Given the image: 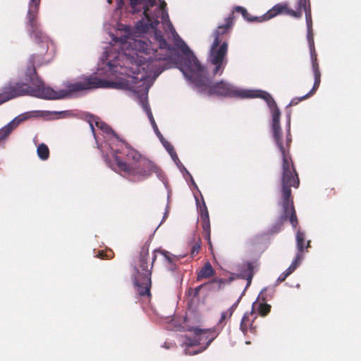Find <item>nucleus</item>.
<instances>
[{"label": "nucleus", "mask_w": 361, "mask_h": 361, "mask_svg": "<svg viewBox=\"0 0 361 361\" xmlns=\"http://www.w3.org/2000/svg\"><path fill=\"white\" fill-rule=\"evenodd\" d=\"M214 274V270L209 262H207L202 267L200 271L197 274V279L198 281L202 279H208Z\"/></svg>", "instance_id": "4be33fe9"}, {"label": "nucleus", "mask_w": 361, "mask_h": 361, "mask_svg": "<svg viewBox=\"0 0 361 361\" xmlns=\"http://www.w3.org/2000/svg\"><path fill=\"white\" fill-rule=\"evenodd\" d=\"M122 142L123 144V147H122L120 153L125 155L127 159L131 161L130 164H138L143 159H146L145 157L142 156L139 152L133 149L128 143L125 141H123Z\"/></svg>", "instance_id": "a211bd4d"}, {"label": "nucleus", "mask_w": 361, "mask_h": 361, "mask_svg": "<svg viewBox=\"0 0 361 361\" xmlns=\"http://www.w3.org/2000/svg\"><path fill=\"white\" fill-rule=\"evenodd\" d=\"M96 126L106 134L113 135L114 136L117 137V135L115 133L113 129L106 123L102 121H96Z\"/></svg>", "instance_id": "cd10ccee"}, {"label": "nucleus", "mask_w": 361, "mask_h": 361, "mask_svg": "<svg viewBox=\"0 0 361 361\" xmlns=\"http://www.w3.org/2000/svg\"><path fill=\"white\" fill-rule=\"evenodd\" d=\"M188 243L191 247L190 255L195 257L200 253L202 248V240L200 237L197 234H193Z\"/></svg>", "instance_id": "412c9836"}, {"label": "nucleus", "mask_w": 361, "mask_h": 361, "mask_svg": "<svg viewBox=\"0 0 361 361\" xmlns=\"http://www.w3.org/2000/svg\"><path fill=\"white\" fill-rule=\"evenodd\" d=\"M116 164L119 169L128 176L133 181H142L149 178L153 173L160 176L161 169L149 159H143L138 164H133L121 159L117 155L115 157Z\"/></svg>", "instance_id": "1a4fd4ad"}, {"label": "nucleus", "mask_w": 361, "mask_h": 361, "mask_svg": "<svg viewBox=\"0 0 361 361\" xmlns=\"http://www.w3.org/2000/svg\"><path fill=\"white\" fill-rule=\"evenodd\" d=\"M306 98H303V97H300V98H294L291 100V102H290L289 105L288 106H293V105H296L298 104L300 102L305 99Z\"/></svg>", "instance_id": "f704fd0d"}, {"label": "nucleus", "mask_w": 361, "mask_h": 361, "mask_svg": "<svg viewBox=\"0 0 361 361\" xmlns=\"http://www.w3.org/2000/svg\"><path fill=\"white\" fill-rule=\"evenodd\" d=\"M143 107H144V109L146 110V111H147V115H148V117H149V118L150 119L151 123H152V124L153 125V126H154V129H155V130H158L157 126L156 123H155V121H154V118H153L152 114V112H151V111H150V109H149V107L148 104H143Z\"/></svg>", "instance_id": "c85d7f7f"}, {"label": "nucleus", "mask_w": 361, "mask_h": 361, "mask_svg": "<svg viewBox=\"0 0 361 361\" xmlns=\"http://www.w3.org/2000/svg\"><path fill=\"white\" fill-rule=\"evenodd\" d=\"M105 255L106 259H112L114 257V253L111 250H106Z\"/></svg>", "instance_id": "4c0bfd02"}, {"label": "nucleus", "mask_w": 361, "mask_h": 361, "mask_svg": "<svg viewBox=\"0 0 361 361\" xmlns=\"http://www.w3.org/2000/svg\"><path fill=\"white\" fill-rule=\"evenodd\" d=\"M227 283V280L221 278H215L212 279L211 281L208 282L207 284L212 286L213 289L220 290L224 285Z\"/></svg>", "instance_id": "a878e982"}, {"label": "nucleus", "mask_w": 361, "mask_h": 361, "mask_svg": "<svg viewBox=\"0 0 361 361\" xmlns=\"http://www.w3.org/2000/svg\"><path fill=\"white\" fill-rule=\"evenodd\" d=\"M166 147L167 150L169 151V152L170 154H171V152H172L173 151H174L173 147L171 145H169V146H168V147Z\"/></svg>", "instance_id": "a19ab883"}, {"label": "nucleus", "mask_w": 361, "mask_h": 361, "mask_svg": "<svg viewBox=\"0 0 361 361\" xmlns=\"http://www.w3.org/2000/svg\"><path fill=\"white\" fill-rule=\"evenodd\" d=\"M228 44L226 41H213L209 50V61L215 66L213 70L214 75H221L227 63L226 55Z\"/></svg>", "instance_id": "f8f14e48"}, {"label": "nucleus", "mask_w": 361, "mask_h": 361, "mask_svg": "<svg viewBox=\"0 0 361 361\" xmlns=\"http://www.w3.org/2000/svg\"><path fill=\"white\" fill-rule=\"evenodd\" d=\"M288 276L286 274V272H283L278 278L277 279V282L278 283H282L283 282L286 278L288 277Z\"/></svg>", "instance_id": "c9c22d12"}, {"label": "nucleus", "mask_w": 361, "mask_h": 361, "mask_svg": "<svg viewBox=\"0 0 361 361\" xmlns=\"http://www.w3.org/2000/svg\"><path fill=\"white\" fill-rule=\"evenodd\" d=\"M106 250H99L98 253L97 254V257L98 258H100L102 259H106Z\"/></svg>", "instance_id": "e433bc0d"}, {"label": "nucleus", "mask_w": 361, "mask_h": 361, "mask_svg": "<svg viewBox=\"0 0 361 361\" xmlns=\"http://www.w3.org/2000/svg\"><path fill=\"white\" fill-rule=\"evenodd\" d=\"M297 269L296 263H291L289 267L285 271L286 274L289 276Z\"/></svg>", "instance_id": "72a5a7b5"}, {"label": "nucleus", "mask_w": 361, "mask_h": 361, "mask_svg": "<svg viewBox=\"0 0 361 361\" xmlns=\"http://www.w3.org/2000/svg\"><path fill=\"white\" fill-rule=\"evenodd\" d=\"M156 27L157 26L153 28L154 37L158 43L159 49L152 48L151 44L142 39H131L124 52L118 54V60L109 63L110 67L116 68V71L125 75V77L118 78L115 80H106L89 76L82 80L93 78L101 82L99 86L91 90L108 87L135 91L136 85L145 80V75L139 78L137 76L130 75V73L138 75L142 71L149 75L157 77L164 70L172 68L176 63V51L167 43L162 32Z\"/></svg>", "instance_id": "f257e3e1"}, {"label": "nucleus", "mask_w": 361, "mask_h": 361, "mask_svg": "<svg viewBox=\"0 0 361 361\" xmlns=\"http://www.w3.org/2000/svg\"><path fill=\"white\" fill-rule=\"evenodd\" d=\"M286 9H287L286 4L280 3L276 4L264 15L259 17H252L244 7L238 6L233 8L231 13L234 14L235 12L240 13L244 19L248 22H264L270 20L278 15L282 14L283 11Z\"/></svg>", "instance_id": "ddd939ff"}, {"label": "nucleus", "mask_w": 361, "mask_h": 361, "mask_svg": "<svg viewBox=\"0 0 361 361\" xmlns=\"http://www.w3.org/2000/svg\"><path fill=\"white\" fill-rule=\"evenodd\" d=\"M203 286H204V285L202 284V285L198 286L197 287H196L195 288H190L188 290L189 295L192 296V297H194V298L197 297L198 295H199L200 290H201V288Z\"/></svg>", "instance_id": "7c9ffc66"}, {"label": "nucleus", "mask_w": 361, "mask_h": 361, "mask_svg": "<svg viewBox=\"0 0 361 361\" xmlns=\"http://www.w3.org/2000/svg\"><path fill=\"white\" fill-rule=\"evenodd\" d=\"M232 314H232L231 311H228V310L225 312H223L221 313V318L219 321V324H224V325L225 320L229 319L231 317Z\"/></svg>", "instance_id": "c756f323"}, {"label": "nucleus", "mask_w": 361, "mask_h": 361, "mask_svg": "<svg viewBox=\"0 0 361 361\" xmlns=\"http://www.w3.org/2000/svg\"><path fill=\"white\" fill-rule=\"evenodd\" d=\"M302 252H300V251H298V252L297 253L294 260L292 262V263H296V267H298L299 266V264H300V262L302 259Z\"/></svg>", "instance_id": "473e14b6"}, {"label": "nucleus", "mask_w": 361, "mask_h": 361, "mask_svg": "<svg viewBox=\"0 0 361 361\" xmlns=\"http://www.w3.org/2000/svg\"><path fill=\"white\" fill-rule=\"evenodd\" d=\"M41 0H30L27 15L25 27L30 37L33 38L38 44V51L32 54L28 61L25 71V80L33 86L32 89L48 88L37 75L36 66L48 63L54 56V45L46 34L42 30L37 20L39 6Z\"/></svg>", "instance_id": "f03ea898"}, {"label": "nucleus", "mask_w": 361, "mask_h": 361, "mask_svg": "<svg viewBox=\"0 0 361 361\" xmlns=\"http://www.w3.org/2000/svg\"><path fill=\"white\" fill-rule=\"evenodd\" d=\"M305 233L298 230L296 233V243L297 248L300 252H302L305 248L307 249L310 246V241L307 242L306 247L305 246Z\"/></svg>", "instance_id": "b1692460"}, {"label": "nucleus", "mask_w": 361, "mask_h": 361, "mask_svg": "<svg viewBox=\"0 0 361 361\" xmlns=\"http://www.w3.org/2000/svg\"><path fill=\"white\" fill-rule=\"evenodd\" d=\"M37 154L42 160H47L49 157V149L48 147L44 144H40L37 147Z\"/></svg>", "instance_id": "393cba45"}, {"label": "nucleus", "mask_w": 361, "mask_h": 361, "mask_svg": "<svg viewBox=\"0 0 361 361\" xmlns=\"http://www.w3.org/2000/svg\"><path fill=\"white\" fill-rule=\"evenodd\" d=\"M235 16L233 13H231L227 18H226V23L224 25L218 26L212 34L214 38L213 41L220 42L222 43L224 41V35L228 33L233 25V20Z\"/></svg>", "instance_id": "f3484780"}, {"label": "nucleus", "mask_w": 361, "mask_h": 361, "mask_svg": "<svg viewBox=\"0 0 361 361\" xmlns=\"http://www.w3.org/2000/svg\"><path fill=\"white\" fill-rule=\"evenodd\" d=\"M247 91L252 96L247 97V98L260 97V98L264 99L267 102L269 108L271 109L272 114L275 109H279V108L276 106V104L274 99L272 98V97L271 96V94L269 93L264 92V91H259L258 92H254L250 91V90H247Z\"/></svg>", "instance_id": "aec40b11"}, {"label": "nucleus", "mask_w": 361, "mask_h": 361, "mask_svg": "<svg viewBox=\"0 0 361 361\" xmlns=\"http://www.w3.org/2000/svg\"><path fill=\"white\" fill-rule=\"evenodd\" d=\"M90 126H91L92 130H94V126H93V125L92 123H90Z\"/></svg>", "instance_id": "79ce46f5"}, {"label": "nucleus", "mask_w": 361, "mask_h": 361, "mask_svg": "<svg viewBox=\"0 0 361 361\" xmlns=\"http://www.w3.org/2000/svg\"><path fill=\"white\" fill-rule=\"evenodd\" d=\"M39 114V111H32L26 113L16 117L9 123L6 125L4 127L0 129V142L6 140L11 132L23 121H25L30 118L32 116H37Z\"/></svg>", "instance_id": "2eb2a0df"}, {"label": "nucleus", "mask_w": 361, "mask_h": 361, "mask_svg": "<svg viewBox=\"0 0 361 361\" xmlns=\"http://www.w3.org/2000/svg\"><path fill=\"white\" fill-rule=\"evenodd\" d=\"M280 116L281 113L279 109H275L273 112L271 131L274 142L282 156L281 179L295 178V177H298V174L290 154V143L292 141L291 135L288 131L285 143H283L282 130L280 125Z\"/></svg>", "instance_id": "423d86ee"}, {"label": "nucleus", "mask_w": 361, "mask_h": 361, "mask_svg": "<svg viewBox=\"0 0 361 361\" xmlns=\"http://www.w3.org/2000/svg\"><path fill=\"white\" fill-rule=\"evenodd\" d=\"M312 71L314 73V82L312 90L305 95L303 96V98H309L312 95H313L317 90H318L320 82H321V72L319 70V63L317 61V59H312Z\"/></svg>", "instance_id": "6ab92c4d"}, {"label": "nucleus", "mask_w": 361, "mask_h": 361, "mask_svg": "<svg viewBox=\"0 0 361 361\" xmlns=\"http://www.w3.org/2000/svg\"><path fill=\"white\" fill-rule=\"evenodd\" d=\"M254 275L253 265L251 262L247 263V269L244 271L243 277L247 281V286H250Z\"/></svg>", "instance_id": "bb28decb"}, {"label": "nucleus", "mask_w": 361, "mask_h": 361, "mask_svg": "<svg viewBox=\"0 0 361 361\" xmlns=\"http://www.w3.org/2000/svg\"><path fill=\"white\" fill-rule=\"evenodd\" d=\"M130 6L134 12H140L143 10V14L147 20V23L139 21L137 29L139 32H147L149 28H154L159 24V18L161 16L163 21L169 20V15L166 10V4L164 1H160L159 7L156 8L154 13H149V8L154 6L156 0H130Z\"/></svg>", "instance_id": "0eeeda50"}, {"label": "nucleus", "mask_w": 361, "mask_h": 361, "mask_svg": "<svg viewBox=\"0 0 361 361\" xmlns=\"http://www.w3.org/2000/svg\"><path fill=\"white\" fill-rule=\"evenodd\" d=\"M188 331L193 334L192 337L186 336L184 342L186 346L185 353L188 355L203 352L218 336L215 329L190 327Z\"/></svg>", "instance_id": "9d476101"}, {"label": "nucleus", "mask_w": 361, "mask_h": 361, "mask_svg": "<svg viewBox=\"0 0 361 361\" xmlns=\"http://www.w3.org/2000/svg\"><path fill=\"white\" fill-rule=\"evenodd\" d=\"M281 206L283 214L279 221L271 228L272 233L280 231L283 225V221L289 219L292 226L295 228L298 221L296 216V212L293 205V200L291 196V187L298 188L300 185L299 177L291 179H281Z\"/></svg>", "instance_id": "6e6552de"}, {"label": "nucleus", "mask_w": 361, "mask_h": 361, "mask_svg": "<svg viewBox=\"0 0 361 361\" xmlns=\"http://www.w3.org/2000/svg\"><path fill=\"white\" fill-rule=\"evenodd\" d=\"M180 49L187 55L184 61V66L188 73L183 71L184 75L188 77L196 86L198 92L208 96L230 97L245 98L252 96L248 91L239 90L226 81L221 80L213 83L206 76V68L201 65L197 57L192 53L188 45L183 42Z\"/></svg>", "instance_id": "7ed1b4c3"}, {"label": "nucleus", "mask_w": 361, "mask_h": 361, "mask_svg": "<svg viewBox=\"0 0 361 361\" xmlns=\"http://www.w3.org/2000/svg\"><path fill=\"white\" fill-rule=\"evenodd\" d=\"M302 252H300V251H298V252L297 253L294 260L292 262V263H296V267H298L299 266V264H300V262L302 259Z\"/></svg>", "instance_id": "2f4dec72"}, {"label": "nucleus", "mask_w": 361, "mask_h": 361, "mask_svg": "<svg viewBox=\"0 0 361 361\" xmlns=\"http://www.w3.org/2000/svg\"><path fill=\"white\" fill-rule=\"evenodd\" d=\"M286 8L287 9L283 11L282 14L288 15L296 18H300L302 17V10H304L307 27V38L310 46L311 59L317 58L313 38L310 0H298L295 10L290 8L286 4Z\"/></svg>", "instance_id": "9b49d317"}, {"label": "nucleus", "mask_w": 361, "mask_h": 361, "mask_svg": "<svg viewBox=\"0 0 361 361\" xmlns=\"http://www.w3.org/2000/svg\"><path fill=\"white\" fill-rule=\"evenodd\" d=\"M255 310L259 315L265 317L270 312L271 305L264 302H255L252 310L255 312Z\"/></svg>", "instance_id": "5701e85b"}, {"label": "nucleus", "mask_w": 361, "mask_h": 361, "mask_svg": "<svg viewBox=\"0 0 361 361\" xmlns=\"http://www.w3.org/2000/svg\"><path fill=\"white\" fill-rule=\"evenodd\" d=\"M197 204L199 212V220L202 228V235L204 239L207 240L209 249L212 250V243L211 240V224L208 209L203 199L202 204H200L199 200H197Z\"/></svg>", "instance_id": "4468645a"}, {"label": "nucleus", "mask_w": 361, "mask_h": 361, "mask_svg": "<svg viewBox=\"0 0 361 361\" xmlns=\"http://www.w3.org/2000/svg\"><path fill=\"white\" fill-rule=\"evenodd\" d=\"M256 319L257 314L253 310L244 314L240 322V329L245 335L248 332L253 334L257 333V326L255 324V320Z\"/></svg>", "instance_id": "dca6fc26"}, {"label": "nucleus", "mask_w": 361, "mask_h": 361, "mask_svg": "<svg viewBox=\"0 0 361 361\" xmlns=\"http://www.w3.org/2000/svg\"><path fill=\"white\" fill-rule=\"evenodd\" d=\"M101 82L90 78L80 80L66 85V90L55 91L44 88L32 89L28 84L24 82H9L4 85L0 92V105L18 97L29 95L44 99H61L69 97L72 93L82 90H87L99 86Z\"/></svg>", "instance_id": "20e7f679"}, {"label": "nucleus", "mask_w": 361, "mask_h": 361, "mask_svg": "<svg viewBox=\"0 0 361 361\" xmlns=\"http://www.w3.org/2000/svg\"><path fill=\"white\" fill-rule=\"evenodd\" d=\"M149 247L147 242L141 247L138 260L135 267V273L133 277L135 288L137 294L140 296H150L151 275L153 264L157 259V253L162 255L169 264H173L178 259L176 256L171 255L165 250H155L149 268Z\"/></svg>", "instance_id": "39448f33"}, {"label": "nucleus", "mask_w": 361, "mask_h": 361, "mask_svg": "<svg viewBox=\"0 0 361 361\" xmlns=\"http://www.w3.org/2000/svg\"><path fill=\"white\" fill-rule=\"evenodd\" d=\"M170 154L173 160L178 159V156L175 151H173L172 152H171Z\"/></svg>", "instance_id": "ea45409f"}, {"label": "nucleus", "mask_w": 361, "mask_h": 361, "mask_svg": "<svg viewBox=\"0 0 361 361\" xmlns=\"http://www.w3.org/2000/svg\"><path fill=\"white\" fill-rule=\"evenodd\" d=\"M237 305H238V302H236L235 303H234L228 310V311H231L232 314L233 313L234 310H235V308L237 307Z\"/></svg>", "instance_id": "58836bf2"}]
</instances>
